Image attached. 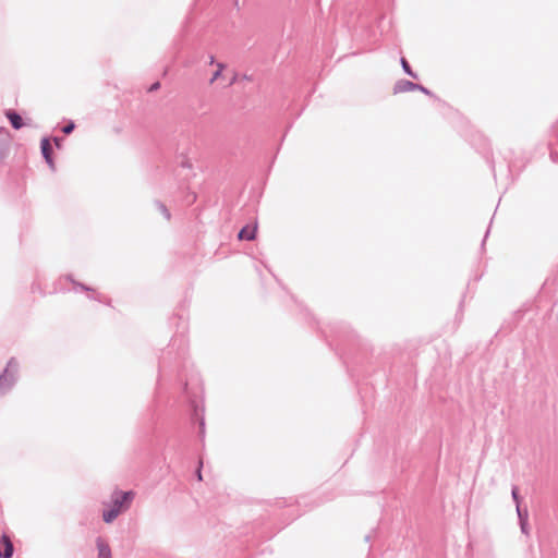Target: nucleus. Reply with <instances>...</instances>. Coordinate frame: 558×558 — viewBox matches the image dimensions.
Returning <instances> with one entry per match:
<instances>
[{
    "label": "nucleus",
    "instance_id": "11",
    "mask_svg": "<svg viewBox=\"0 0 558 558\" xmlns=\"http://www.w3.org/2000/svg\"><path fill=\"white\" fill-rule=\"evenodd\" d=\"M75 129V123L73 121H70L68 124H65L62 128V132L66 135L71 134Z\"/></svg>",
    "mask_w": 558,
    "mask_h": 558
},
{
    "label": "nucleus",
    "instance_id": "3",
    "mask_svg": "<svg viewBox=\"0 0 558 558\" xmlns=\"http://www.w3.org/2000/svg\"><path fill=\"white\" fill-rule=\"evenodd\" d=\"M413 90H421V92L429 95V92L425 87L414 84L408 80H401V81L397 82L393 86L395 95L413 92Z\"/></svg>",
    "mask_w": 558,
    "mask_h": 558
},
{
    "label": "nucleus",
    "instance_id": "10",
    "mask_svg": "<svg viewBox=\"0 0 558 558\" xmlns=\"http://www.w3.org/2000/svg\"><path fill=\"white\" fill-rule=\"evenodd\" d=\"M401 64H402L403 70H404L409 75H411V76H412V77H414V78H416V77H417V76H416V74H414V73L412 72V70H411V68H410V65H409L408 61H407L404 58H402V59H401Z\"/></svg>",
    "mask_w": 558,
    "mask_h": 558
},
{
    "label": "nucleus",
    "instance_id": "21",
    "mask_svg": "<svg viewBox=\"0 0 558 558\" xmlns=\"http://www.w3.org/2000/svg\"><path fill=\"white\" fill-rule=\"evenodd\" d=\"M195 199H196V195L192 194L191 199H189V204H192L193 202H195Z\"/></svg>",
    "mask_w": 558,
    "mask_h": 558
},
{
    "label": "nucleus",
    "instance_id": "15",
    "mask_svg": "<svg viewBox=\"0 0 558 558\" xmlns=\"http://www.w3.org/2000/svg\"><path fill=\"white\" fill-rule=\"evenodd\" d=\"M159 87H160V83H159V82H155V83L149 87V92L157 90Z\"/></svg>",
    "mask_w": 558,
    "mask_h": 558
},
{
    "label": "nucleus",
    "instance_id": "16",
    "mask_svg": "<svg viewBox=\"0 0 558 558\" xmlns=\"http://www.w3.org/2000/svg\"><path fill=\"white\" fill-rule=\"evenodd\" d=\"M53 142H54V145L60 148L61 147V142H62V138L61 137H54L53 138Z\"/></svg>",
    "mask_w": 558,
    "mask_h": 558
},
{
    "label": "nucleus",
    "instance_id": "8",
    "mask_svg": "<svg viewBox=\"0 0 558 558\" xmlns=\"http://www.w3.org/2000/svg\"><path fill=\"white\" fill-rule=\"evenodd\" d=\"M120 514V511L118 508H114L113 506L109 510H105L102 512V520L106 523L112 522L118 515Z\"/></svg>",
    "mask_w": 558,
    "mask_h": 558
},
{
    "label": "nucleus",
    "instance_id": "17",
    "mask_svg": "<svg viewBox=\"0 0 558 558\" xmlns=\"http://www.w3.org/2000/svg\"><path fill=\"white\" fill-rule=\"evenodd\" d=\"M84 291H92V289L83 283H76Z\"/></svg>",
    "mask_w": 558,
    "mask_h": 558
},
{
    "label": "nucleus",
    "instance_id": "13",
    "mask_svg": "<svg viewBox=\"0 0 558 558\" xmlns=\"http://www.w3.org/2000/svg\"><path fill=\"white\" fill-rule=\"evenodd\" d=\"M222 77V73H220V70H216L214 73H213V76L209 80V83L213 84L215 81H217L218 78Z\"/></svg>",
    "mask_w": 558,
    "mask_h": 558
},
{
    "label": "nucleus",
    "instance_id": "18",
    "mask_svg": "<svg viewBox=\"0 0 558 558\" xmlns=\"http://www.w3.org/2000/svg\"><path fill=\"white\" fill-rule=\"evenodd\" d=\"M238 80V75L236 74H233L232 77L230 78L228 85H232L234 84V82Z\"/></svg>",
    "mask_w": 558,
    "mask_h": 558
},
{
    "label": "nucleus",
    "instance_id": "22",
    "mask_svg": "<svg viewBox=\"0 0 558 558\" xmlns=\"http://www.w3.org/2000/svg\"><path fill=\"white\" fill-rule=\"evenodd\" d=\"M215 63V57L214 56H210L209 57V64H214Z\"/></svg>",
    "mask_w": 558,
    "mask_h": 558
},
{
    "label": "nucleus",
    "instance_id": "6",
    "mask_svg": "<svg viewBox=\"0 0 558 558\" xmlns=\"http://www.w3.org/2000/svg\"><path fill=\"white\" fill-rule=\"evenodd\" d=\"M96 547L98 550L97 558H112L110 546L101 537L96 538Z\"/></svg>",
    "mask_w": 558,
    "mask_h": 558
},
{
    "label": "nucleus",
    "instance_id": "20",
    "mask_svg": "<svg viewBox=\"0 0 558 558\" xmlns=\"http://www.w3.org/2000/svg\"><path fill=\"white\" fill-rule=\"evenodd\" d=\"M255 238L254 232L252 234L246 233V240H253Z\"/></svg>",
    "mask_w": 558,
    "mask_h": 558
},
{
    "label": "nucleus",
    "instance_id": "19",
    "mask_svg": "<svg viewBox=\"0 0 558 558\" xmlns=\"http://www.w3.org/2000/svg\"><path fill=\"white\" fill-rule=\"evenodd\" d=\"M225 66H226V65H225L223 63H221V62H218V63H217V70H220V73H222V71H223Z\"/></svg>",
    "mask_w": 558,
    "mask_h": 558
},
{
    "label": "nucleus",
    "instance_id": "14",
    "mask_svg": "<svg viewBox=\"0 0 558 558\" xmlns=\"http://www.w3.org/2000/svg\"><path fill=\"white\" fill-rule=\"evenodd\" d=\"M239 241H244V226L238 231Z\"/></svg>",
    "mask_w": 558,
    "mask_h": 558
},
{
    "label": "nucleus",
    "instance_id": "7",
    "mask_svg": "<svg viewBox=\"0 0 558 558\" xmlns=\"http://www.w3.org/2000/svg\"><path fill=\"white\" fill-rule=\"evenodd\" d=\"M5 117L10 121L13 129L20 130L23 128V125H24L23 119L16 111L11 110V109L7 110Z\"/></svg>",
    "mask_w": 558,
    "mask_h": 558
},
{
    "label": "nucleus",
    "instance_id": "9",
    "mask_svg": "<svg viewBox=\"0 0 558 558\" xmlns=\"http://www.w3.org/2000/svg\"><path fill=\"white\" fill-rule=\"evenodd\" d=\"M156 205H157L158 209L160 210V213L165 216V218H166L167 220H169V219H170V217H171V215H170L169 209L166 207V205H165V204H162V203H161V202H159V201H157V202H156Z\"/></svg>",
    "mask_w": 558,
    "mask_h": 558
},
{
    "label": "nucleus",
    "instance_id": "12",
    "mask_svg": "<svg viewBox=\"0 0 558 558\" xmlns=\"http://www.w3.org/2000/svg\"><path fill=\"white\" fill-rule=\"evenodd\" d=\"M203 464H204V462H203V458H202V457H199L198 465H197V469H196V472H195L196 477H197V480H198V481H203V475H202V468H203Z\"/></svg>",
    "mask_w": 558,
    "mask_h": 558
},
{
    "label": "nucleus",
    "instance_id": "23",
    "mask_svg": "<svg viewBox=\"0 0 558 558\" xmlns=\"http://www.w3.org/2000/svg\"><path fill=\"white\" fill-rule=\"evenodd\" d=\"M512 496H513V498H514V499H517V498H518V492H517V489H513V490H512Z\"/></svg>",
    "mask_w": 558,
    "mask_h": 558
},
{
    "label": "nucleus",
    "instance_id": "2",
    "mask_svg": "<svg viewBox=\"0 0 558 558\" xmlns=\"http://www.w3.org/2000/svg\"><path fill=\"white\" fill-rule=\"evenodd\" d=\"M134 492H120L114 490L112 494V506L118 508L121 512L123 509H128L131 506V502L134 499Z\"/></svg>",
    "mask_w": 558,
    "mask_h": 558
},
{
    "label": "nucleus",
    "instance_id": "1",
    "mask_svg": "<svg viewBox=\"0 0 558 558\" xmlns=\"http://www.w3.org/2000/svg\"><path fill=\"white\" fill-rule=\"evenodd\" d=\"M19 372V363L14 357H11L7 367L0 375V396L9 391L16 381Z\"/></svg>",
    "mask_w": 558,
    "mask_h": 558
},
{
    "label": "nucleus",
    "instance_id": "5",
    "mask_svg": "<svg viewBox=\"0 0 558 558\" xmlns=\"http://www.w3.org/2000/svg\"><path fill=\"white\" fill-rule=\"evenodd\" d=\"M40 149H41V154H43V157L46 160V162L50 166L51 169H54V162L52 159V146L50 144L49 138L44 137L41 140Z\"/></svg>",
    "mask_w": 558,
    "mask_h": 558
},
{
    "label": "nucleus",
    "instance_id": "4",
    "mask_svg": "<svg viewBox=\"0 0 558 558\" xmlns=\"http://www.w3.org/2000/svg\"><path fill=\"white\" fill-rule=\"evenodd\" d=\"M193 414L192 418L198 422L199 430L198 436L201 440H204L205 437V417H204V409H199V407L193 402Z\"/></svg>",
    "mask_w": 558,
    "mask_h": 558
}]
</instances>
